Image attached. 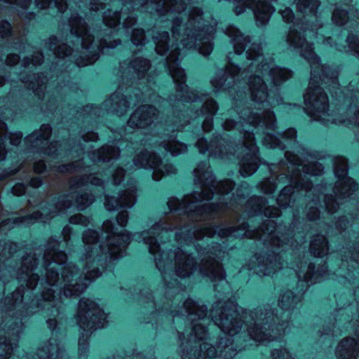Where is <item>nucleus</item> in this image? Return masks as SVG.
<instances>
[{
	"mask_svg": "<svg viewBox=\"0 0 359 359\" xmlns=\"http://www.w3.org/2000/svg\"><path fill=\"white\" fill-rule=\"evenodd\" d=\"M253 212L256 215H259L262 213V210L260 208H255L253 210Z\"/></svg>",
	"mask_w": 359,
	"mask_h": 359,
	"instance_id": "obj_47",
	"label": "nucleus"
},
{
	"mask_svg": "<svg viewBox=\"0 0 359 359\" xmlns=\"http://www.w3.org/2000/svg\"><path fill=\"white\" fill-rule=\"evenodd\" d=\"M48 327L50 330L54 331L57 326V322L55 318H49L47 320Z\"/></svg>",
	"mask_w": 359,
	"mask_h": 359,
	"instance_id": "obj_21",
	"label": "nucleus"
},
{
	"mask_svg": "<svg viewBox=\"0 0 359 359\" xmlns=\"http://www.w3.org/2000/svg\"><path fill=\"white\" fill-rule=\"evenodd\" d=\"M105 207H106L107 210H109V211L115 210H116V208H115V207L114 205V203L111 202L109 201H106Z\"/></svg>",
	"mask_w": 359,
	"mask_h": 359,
	"instance_id": "obj_27",
	"label": "nucleus"
},
{
	"mask_svg": "<svg viewBox=\"0 0 359 359\" xmlns=\"http://www.w3.org/2000/svg\"><path fill=\"white\" fill-rule=\"evenodd\" d=\"M220 79L222 80V81L220 83L219 86H221L222 85L223 82L225 81L222 77L220 78Z\"/></svg>",
	"mask_w": 359,
	"mask_h": 359,
	"instance_id": "obj_61",
	"label": "nucleus"
},
{
	"mask_svg": "<svg viewBox=\"0 0 359 359\" xmlns=\"http://www.w3.org/2000/svg\"><path fill=\"white\" fill-rule=\"evenodd\" d=\"M219 209V205L216 203H208L204 205L198 206L190 213H195L196 215H210L215 212Z\"/></svg>",
	"mask_w": 359,
	"mask_h": 359,
	"instance_id": "obj_3",
	"label": "nucleus"
},
{
	"mask_svg": "<svg viewBox=\"0 0 359 359\" xmlns=\"http://www.w3.org/2000/svg\"><path fill=\"white\" fill-rule=\"evenodd\" d=\"M349 342H351L350 345H351L353 342H355V339L353 338H345L341 341L343 346L344 344H348Z\"/></svg>",
	"mask_w": 359,
	"mask_h": 359,
	"instance_id": "obj_31",
	"label": "nucleus"
},
{
	"mask_svg": "<svg viewBox=\"0 0 359 359\" xmlns=\"http://www.w3.org/2000/svg\"><path fill=\"white\" fill-rule=\"evenodd\" d=\"M90 176H82L80 177H74L71 180V184L69 188L71 189H77L81 187L86 186L88 183Z\"/></svg>",
	"mask_w": 359,
	"mask_h": 359,
	"instance_id": "obj_8",
	"label": "nucleus"
},
{
	"mask_svg": "<svg viewBox=\"0 0 359 359\" xmlns=\"http://www.w3.org/2000/svg\"><path fill=\"white\" fill-rule=\"evenodd\" d=\"M281 350L280 349H276L273 352V355H275V354H277L278 357H280V354H281Z\"/></svg>",
	"mask_w": 359,
	"mask_h": 359,
	"instance_id": "obj_46",
	"label": "nucleus"
},
{
	"mask_svg": "<svg viewBox=\"0 0 359 359\" xmlns=\"http://www.w3.org/2000/svg\"><path fill=\"white\" fill-rule=\"evenodd\" d=\"M18 4L20 6V8L23 9H27L29 6V5L31 3V0H18Z\"/></svg>",
	"mask_w": 359,
	"mask_h": 359,
	"instance_id": "obj_23",
	"label": "nucleus"
},
{
	"mask_svg": "<svg viewBox=\"0 0 359 359\" xmlns=\"http://www.w3.org/2000/svg\"><path fill=\"white\" fill-rule=\"evenodd\" d=\"M207 165L206 162H201L200 163V166L205 167Z\"/></svg>",
	"mask_w": 359,
	"mask_h": 359,
	"instance_id": "obj_56",
	"label": "nucleus"
},
{
	"mask_svg": "<svg viewBox=\"0 0 359 359\" xmlns=\"http://www.w3.org/2000/svg\"><path fill=\"white\" fill-rule=\"evenodd\" d=\"M149 238L147 236L143 238V240L144 241V242H147V240Z\"/></svg>",
	"mask_w": 359,
	"mask_h": 359,
	"instance_id": "obj_63",
	"label": "nucleus"
},
{
	"mask_svg": "<svg viewBox=\"0 0 359 359\" xmlns=\"http://www.w3.org/2000/svg\"><path fill=\"white\" fill-rule=\"evenodd\" d=\"M50 40H51V41H55L57 40V38H56L55 36H52V37L50 38Z\"/></svg>",
	"mask_w": 359,
	"mask_h": 359,
	"instance_id": "obj_60",
	"label": "nucleus"
},
{
	"mask_svg": "<svg viewBox=\"0 0 359 359\" xmlns=\"http://www.w3.org/2000/svg\"><path fill=\"white\" fill-rule=\"evenodd\" d=\"M289 13L290 15H291V17H293L294 16V13H292V10L291 9H289Z\"/></svg>",
	"mask_w": 359,
	"mask_h": 359,
	"instance_id": "obj_59",
	"label": "nucleus"
},
{
	"mask_svg": "<svg viewBox=\"0 0 359 359\" xmlns=\"http://www.w3.org/2000/svg\"><path fill=\"white\" fill-rule=\"evenodd\" d=\"M255 165H256V164L252 163H248L247 165H243V167H241L240 170V174L243 177H247L250 176L251 172L255 170Z\"/></svg>",
	"mask_w": 359,
	"mask_h": 359,
	"instance_id": "obj_12",
	"label": "nucleus"
},
{
	"mask_svg": "<svg viewBox=\"0 0 359 359\" xmlns=\"http://www.w3.org/2000/svg\"><path fill=\"white\" fill-rule=\"evenodd\" d=\"M318 213H319V211L318 210L317 208H313V207L311 208L310 212H309V216H311L310 220H313V217H317L318 216Z\"/></svg>",
	"mask_w": 359,
	"mask_h": 359,
	"instance_id": "obj_24",
	"label": "nucleus"
},
{
	"mask_svg": "<svg viewBox=\"0 0 359 359\" xmlns=\"http://www.w3.org/2000/svg\"><path fill=\"white\" fill-rule=\"evenodd\" d=\"M151 233L150 230L141 231L138 233V238H142L144 236V234H149Z\"/></svg>",
	"mask_w": 359,
	"mask_h": 359,
	"instance_id": "obj_37",
	"label": "nucleus"
},
{
	"mask_svg": "<svg viewBox=\"0 0 359 359\" xmlns=\"http://www.w3.org/2000/svg\"><path fill=\"white\" fill-rule=\"evenodd\" d=\"M250 152L247 153L243 158V160L245 161H254L255 160L259 159L258 156V147L256 144H252L248 147Z\"/></svg>",
	"mask_w": 359,
	"mask_h": 359,
	"instance_id": "obj_6",
	"label": "nucleus"
},
{
	"mask_svg": "<svg viewBox=\"0 0 359 359\" xmlns=\"http://www.w3.org/2000/svg\"><path fill=\"white\" fill-rule=\"evenodd\" d=\"M0 170H1V173H0V179L4 180L8 175V168H0Z\"/></svg>",
	"mask_w": 359,
	"mask_h": 359,
	"instance_id": "obj_28",
	"label": "nucleus"
},
{
	"mask_svg": "<svg viewBox=\"0 0 359 359\" xmlns=\"http://www.w3.org/2000/svg\"><path fill=\"white\" fill-rule=\"evenodd\" d=\"M46 170V165L44 162L40 161L34 165V170L35 172L41 174Z\"/></svg>",
	"mask_w": 359,
	"mask_h": 359,
	"instance_id": "obj_18",
	"label": "nucleus"
},
{
	"mask_svg": "<svg viewBox=\"0 0 359 359\" xmlns=\"http://www.w3.org/2000/svg\"><path fill=\"white\" fill-rule=\"evenodd\" d=\"M147 109L148 110H149V109H154V106L149 104V105H147Z\"/></svg>",
	"mask_w": 359,
	"mask_h": 359,
	"instance_id": "obj_52",
	"label": "nucleus"
},
{
	"mask_svg": "<svg viewBox=\"0 0 359 359\" xmlns=\"http://www.w3.org/2000/svg\"><path fill=\"white\" fill-rule=\"evenodd\" d=\"M27 184L32 188H39L43 184V179L39 176L32 177Z\"/></svg>",
	"mask_w": 359,
	"mask_h": 359,
	"instance_id": "obj_16",
	"label": "nucleus"
},
{
	"mask_svg": "<svg viewBox=\"0 0 359 359\" xmlns=\"http://www.w3.org/2000/svg\"><path fill=\"white\" fill-rule=\"evenodd\" d=\"M268 336V334H266L265 332H262V331H260L258 334H257V337H259L260 339H257L256 340H260L261 339H262L263 337H267Z\"/></svg>",
	"mask_w": 359,
	"mask_h": 359,
	"instance_id": "obj_34",
	"label": "nucleus"
},
{
	"mask_svg": "<svg viewBox=\"0 0 359 359\" xmlns=\"http://www.w3.org/2000/svg\"><path fill=\"white\" fill-rule=\"evenodd\" d=\"M100 107V105H98V104H91L90 105H87V107H90V109H99Z\"/></svg>",
	"mask_w": 359,
	"mask_h": 359,
	"instance_id": "obj_43",
	"label": "nucleus"
},
{
	"mask_svg": "<svg viewBox=\"0 0 359 359\" xmlns=\"http://www.w3.org/2000/svg\"><path fill=\"white\" fill-rule=\"evenodd\" d=\"M5 159V154L0 155V161H4Z\"/></svg>",
	"mask_w": 359,
	"mask_h": 359,
	"instance_id": "obj_55",
	"label": "nucleus"
},
{
	"mask_svg": "<svg viewBox=\"0 0 359 359\" xmlns=\"http://www.w3.org/2000/svg\"><path fill=\"white\" fill-rule=\"evenodd\" d=\"M161 228V225L159 223H155L152 225L150 229L158 230Z\"/></svg>",
	"mask_w": 359,
	"mask_h": 359,
	"instance_id": "obj_36",
	"label": "nucleus"
},
{
	"mask_svg": "<svg viewBox=\"0 0 359 359\" xmlns=\"http://www.w3.org/2000/svg\"><path fill=\"white\" fill-rule=\"evenodd\" d=\"M292 190H293V187L291 186L283 187L280 191V196L287 198L292 194Z\"/></svg>",
	"mask_w": 359,
	"mask_h": 359,
	"instance_id": "obj_20",
	"label": "nucleus"
},
{
	"mask_svg": "<svg viewBox=\"0 0 359 359\" xmlns=\"http://www.w3.org/2000/svg\"><path fill=\"white\" fill-rule=\"evenodd\" d=\"M17 188H20L22 189H24V185L22 184H18L16 186H15V189Z\"/></svg>",
	"mask_w": 359,
	"mask_h": 359,
	"instance_id": "obj_50",
	"label": "nucleus"
},
{
	"mask_svg": "<svg viewBox=\"0 0 359 359\" xmlns=\"http://www.w3.org/2000/svg\"><path fill=\"white\" fill-rule=\"evenodd\" d=\"M98 53L95 50H91L88 55L79 57L76 60L79 66H86L88 62H90L98 57Z\"/></svg>",
	"mask_w": 359,
	"mask_h": 359,
	"instance_id": "obj_7",
	"label": "nucleus"
},
{
	"mask_svg": "<svg viewBox=\"0 0 359 359\" xmlns=\"http://www.w3.org/2000/svg\"><path fill=\"white\" fill-rule=\"evenodd\" d=\"M88 195L86 192H82L78 196V198L76 200V203H78L79 206L81 207V210H84V208L86 207V204L83 202H80L79 199L81 201H88Z\"/></svg>",
	"mask_w": 359,
	"mask_h": 359,
	"instance_id": "obj_17",
	"label": "nucleus"
},
{
	"mask_svg": "<svg viewBox=\"0 0 359 359\" xmlns=\"http://www.w3.org/2000/svg\"><path fill=\"white\" fill-rule=\"evenodd\" d=\"M13 325H17V323H12L11 325H10L8 327V329L9 330H13L14 328L13 327Z\"/></svg>",
	"mask_w": 359,
	"mask_h": 359,
	"instance_id": "obj_49",
	"label": "nucleus"
},
{
	"mask_svg": "<svg viewBox=\"0 0 359 359\" xmlns=\"http://www.w3.org/2000/svg\"><path fill=\"white\" fill-rule=\"evenodd\" d=\"M356 39H358V38L355 35L348 36L347 37V42L348 43H355Z\"/></svg>",
	"mask_w": 359,
	"mask_h": 359,
	"instance_id": "obj_32",
	"label": "nucleus"
},
{
	"mask_svg": "<svg viewBox=\"0 0 359 359\" xmlns=\"http://www.w3.org/2000/svg\"><path fill=\"white\" fill-rule=\"evenodd\" d=\"M233 11L234 13L238 15H241L243 13L244 11V7L243 6H236L234 7L233 8Z\"/></svg>",
	"mask_w": 359,
	"mask_h": 359,
	"instance_id": "obj_29",
	"label": "nucleus"
},
{
	"mask_svg": "<svg viewBox=\"0 0 359 359\" xmlns=\"http://www.w3.org/2000/svg\"><path fill=\"white\" fill-rule=\"evenodd\" d=\"M311 252H313V253H314V255H316V256H318V257H319V256H320V251L318 249H316V248L312 249V250H311Z\"/></svg>",
	"mask_w": 359,
	"mask_h": 359,
	"instance_id": "obj_45",
	"label": "nucleus"
},
{
	"mask_svg": "<svg viewBox=\"0 0 359 359\" xmlns=\"http://www.w3.org/2000/svg\"><path fill=\"white\" fill-rule=\"evenodd\" d=\"M118 236L120 240L118 243L119 245L126 247L128 244L130 239V233L128 231H125L120 233Z\"/></svg>",
	"mask_w": 359,
	"mask_h": 359,
	"instance_id": "obj_14",
	"label": "nucleus"
},
{
	"mask_svg": "<svg viewBox=\"0 0 359 359\" xmlns=\"http://www.w3.org/2000/svg\"><path fill=\"white\" fill-rule=\"evenodd\" d=\"M295 297L296 295L294 294L292 290H287V292L283 295V298L285 299H283L281 301V309H284L285 308H288L290 306V302H292Z\"/></svg>",
	"mask_w": 359,
	"mask_h": 359,
	"instance_id": "obj_11",
	"label": "nucleus"
},
{
	"mask_svg": "<svg viewBox=\"0 0 359 359\" xmlns=\"http://www.w3.org/2000/svg\"><path fill=\"white\" fill-rule=\"evenodd\" d=\"M214 228L215 229L218 230L217 233L221 237H225L226 236H227L228 234H229L232 231H235V229H233V228H231V227H229V228L223 227L221 225L215 226Z\"/></svg>",
	"mask_w": 359,
	"mask_h": 359,
	"instance_id": "obj_15",
	"label": "nucleus"
},
{
	"mask_svg": "<svg viewBox=\"0 0 359 359\" xmlns=\"http://www.w3.org/2000/svg\"><path fill=\"white\" fill-rule=\"evenodd\" d=\"M334 175L339 180L343 181L345 186L348 187L349 190L355 191L359 189V184L348 175L347 169L337 168L334 170Z\"/></svg>",
	"mask_w": 359,
	"mask_h": 359,
	"instance_id": "obj_1",
	"label": "nucleus"
},
{
	"mask_svg": "<svg viewBox=\"0 0 359 359\" xmlns=\"http://www.w3.org/2000/svg\"><path fill=\"white\" fill-rule=\"evenodd\" d=\"M264 201V199L261 197V196H256V195H254L253 196H252L249 201V202H263Z\"/></svg>",
	"mask_w": 359,
	"mask_h": 359,
	"instance_id": "obj_26",
	"label": "nucleus"
},
{
	"mask_svg": "<svg viewBox=\"0 0 359 359\" xmlns=\"http://www.w3.org/2000/svg\"><path fill=\"white\" fill-rule=\"evenodd\" d=\"M50 156H53V158H56L58 156V153L57 150H54L51 151L50 154H48Z\"/></svg>",
	"mask_w": 359,
	"mask_h": 359,
	"instance_id": "obj_44",
	"label": "nucleus"
},
{
	"mask_svg": "<svg viewBox=\"0 0 359 359\" xmlns=\"http://www.w3.org/2000/svg\"><path fill=\"white\" fill-rule=\"evenodd\" d=\"M348 12L343 8H337L333 13L332 21L334 24L338 25L342 22L347 15Z\"/></svg>",
	"mask_w": 359,
	"mask_h": 359,
	"instance_id": "obj_9",
	"label": "nucleus"
},
{
	"mask_svg": "<svg viewBox=\"0 0 359 359\" xmlns=\"http://www.w3.org/2000/svg\"><path fill=\"white\" fill-rule=\"evenodd\" d=\"M127 184H128V186H133V183H131V182H128Z\"/></svg>",
	"mask_w": 359,
	"mask_h": 359,
	"instance_id": "obj_62",
	"label": "nucleus"
},
{
	"mask_svg": "<svg viewBox=\"0 0 359 359\" xmlns=\"http://www.w3.org/2000/svg\"><path fill=\"white\" fill-rule=\"evenodd\" d=\"M102 180L100 178L93 176L91 180L90 181V184L92 185H99L101 183Z\"/></svg>",
	"mask_w": 359,
	"mask_h": 359,
	"instance_id": "obj_25",
	"label": "nucleus"
},
{
	"mask_svg": "<svg viewBox=\"0 0 359 359\" xmlns=\"http://www.w3.org/2000/svg\"><path fill=\"white\" fill-rule=\"evenodd\" d=\"M13 35L12 24L7 20H3L0 22V36L3 39Z\"/></svg>",
	"mask_w": 359,
	"mask_h": 359,
	"instance_id": "obj_5",
	"label": "nucleus"
},
{
	"mask_svg": "<svg viewBox=\"0 0 359 359\" xmlns=\"http://www.w3.org/2000/svg\"><path fill=\"white\" fill-rule=\"evenodd\" d=\"M306 105H310L311 107H313V104L311 102H307V100H305Z\"/></svg>",
	"mask_w": 359,
	"mask_h": 359,
	"instance_id": "obj_53",
	"label": "nucleus"
},
{
	"mask_svg": "<svg viewBox=\"0 0 359 359\" xmlns=\"http://www.w3.org/2000/svg\"><path fill=\"white\" fill-rule=\"evenodd\" d=\"M80 218V216H77V215H74V216H72L71 218H70V223L72 224H77L78 223V219Z\"/></svg>",
	"mask_w": 359,
	"mask_h": 359,
	"instance_id": "obj_33",
	"label": "nucleus"
},
{
	"mask_svg": "<svg viewBox=\"0 0 359 359\" xmlns=\"http://www.w3.org/2000/svg\"><path fill=\"white\" fill-rule=\"evenodd\" d=\"M263 14H264V12L262 11V12H260V14H256L255 15V21H256V24L257 25L265 24L266 19L262 15Z\"/></svg>",
	"mask_w": 359,
	"mask_h": 359,
	"instance_id": "obj_22",
	"label": "nucleus"
},
{
	"mask_svg": "<svg viewBox=\"0 0 359 359\" xmlns=\"http://www.w3.org/2000/svg\"><path fill=\"white\" fill-rule=\"evenodd\" d=\"M305 52L308 53L309 55L314 54V53H313L312 49H309V50L306 49Z\"/></svg>",
	"mask_w": 359,
	"mask_h": 359,
	"instance_id": "obj_51",
	"label": "nucleus"
},
{
	"mask_svg": "<svg viewBox=\"0 0 359 359\" xmlns=\"http://www.w3.org/2000/svg\"><path fill=\"white\" fill-rule=\"evenodd\" d=\"M35 15H36L35 13H34V12H28L26 14L25 18L31 19L32 18L35 17Z\"/></svg>",
	"mask_w": 359,
	"mask_h": 359,
	"instance_id": "obj_38",
	"label": "nucleus"
},
{
	"mask_svg": "<svg viewBox=\"0 0 359 359\" xmlns=\"http://www.w3.org/2000/svg\"><path fill=\"white\" fill-rule=\"evenodd\" d=\"M130 123H131V124L130 125V126L131 128H134V126H136V124L135 123V121H131V122H130Z\"/></svg>",
	"mask_w": 359,
	"mask_h": 359,
	"instance_id": "obj_58",
	"label": "nucleus"
},
{
	"mask_svg": "<svg viewBox=\"0 0 359 359\" xmlns=\"http://www.w3.org/2000/svg\"><path fill=\"white\" fill-rule=\"evenodd\" d=\"M66 203H68L69 204V201H64V200H60L59 202H58V204L60 205V206H66Z\"/></svg>",
	"mask_w": 359,
	"mask_h": 359,
	"instance_id": "obj_40",
	"label": "nucleus"
},
{
	"mask_svg": "<svg viewBox=\"0 0 359 359\" xmlns=\"http://www.w3.org/2000/svg\"><path fill=\"white\" fill-rule=\"evenodd\" d=\"M240 185L241 187H244L245 189H247L248 187V184L246 182H242Z\"/></svg>",
	"mask_w": 359,
	"mask_h": 359,
	"instance_id": "obj_48",
	"label": "nucleus"
},
{
	"mask_svg": "<svg viewBox=\"0 0 359 359\" xmlns=\"http://www.w3.org/2000/svg\"><path fill=\"white\" fill-rule=\"evenodd\" d=\"M200 39H208L210 36V33L208 32V27H203L201 29L197 34Z\"/></svg>",
	"mask_w": 359,
	"mask_h": 359,
	"instance_id": "obj_19",
	"label": "nucleus"
},
{
	"mask_svg": "<svg viewBox=\"0 0 359 359\" xmlns=\"http://www.w3.org/2000/svg\"><path fill=\"white\" fill-rule=\"evenodd\" d=\"M15 135L18 139L22 137V134L20 133H16Z\"/></svg>",
	"mask_w": 359,
	"mask_h": 359,
	"instance_id": "obj_54",
	"label": "nucleus"
},
{
	"mask_svg": "<svg viewBox=\"0 0 359 359\" xmlns=\"http://www.w3.org/2000/svg\"><path fill=\"white\" fill-rule=\"evenodd\" d=\"M314 267V265L313 264H311L310 266H309V269H311V268H313Z\"/></svg>",
	"mask_w": 359,
	"mask_h": 359,
	"instance_id": "obj_64",
	"label": "nucleus"
},
{
	"mask_svg": "<svg viewBox=\"0 0 359 359\" xmlns=\"http://www.w3.org/2000/svg\"><path fill=\"white\" fill-rule=\"evenodd\" d=\"M203 196H205V197H208V199H211L212 198V196H209L207 194H204L203 193Z\"/></svg>",
	"mask_w": 359,
	"mask_h": 359,
	"instance_id": "obj_57",
	"label": "nucleus"
},
{
	"mask_svg": "<svg viewBox=\"0 0 359 359\" xmlns=\"http://www.w3.org/2000/svg\"><path fill=\"white\" fill-rule=\"evenodd\" d=\"M160 35H161V37L163 39H168L169 38V35L167 32H163Z\"/></svg>",
	"mask_w": 359,
	"mask_h": 359,
	"instance_id": "obj_41",
	"label": "nucleus"
},
{
	"mask_svg": "<svg viewBox=\"0 0 359 359\" xmlns=\"http://www.w3.org/2000/svg\"><path fill=\"white\" fill-rule=\"evenodd\" d=\"M353 250H354V254L357 257H359V243H358V244L356 245H354Z\"/></svg>",
	"mask_w": 359,
	"mask_h": 359,
	"instance_id": "obj_35",
	"label": "nucleus"
},
{
	"mask_svg": "<svg viewBox=\"0 0 359 359\" xmlns=\"http://www.w3.org/2000/svg\"><path fill=\"white\" fill-rule=\"evenodd\" d=\"M79 168V165L75 162H71L62 164L57 168V171L60 173L72 172Z\"/></svg>",
	"mask_w": 359,
	"mask_h": 359,
	"instance_id": "obj_10",
	"label": "nucleus"
},
{
	"mask_svg": "<svg viewBox=\"0 0 359 359\" xmlns=\"http://www.w3.org/2000/svg\"><path fill=\"white\" fill-rule=\"evenodd\" d=\"M241 38H242L243 39H245V37L243 36V34H241L240 36H238V38L236 39V41H238V42L234 46V50L237 55L242 54L245 49V44L239 42Z\"/></svg>",
	"mask_w": 359,
	"mask_h": 359,
	"instance_id": "obj_13",
	"label": "nucleus"
},
{
	"mask_svg": "<svg viewBox=\"0 0 359 359\" xmlns=\"http://www.w3.org/2000/svg\"><path fill=\"white\" fill-rule=\"evenodd\" d=\"M48 140L47 137L42 133H39L37 130H34L29 135L25 137V143L26 145H32L38 141L43 142Z\"/></svg>",
	"mask_w": 359,
	"mask_h": 359,
	"instance_id": "obj_4",
	"label": "nucleus"
},
{
	"mask_svg": "<svg viewBox=\"0 0 359 359\" xmlns=\"http://www.w3.org/2000/svg\"><path fill=\"white\" fill-rule=\"evenodd\" d=\"M91 334V332H86V334L83 332L81 333L79 337L78 342V353L81 356H86L88 353L89 348V339Z\"/></svg>",
	"mask_w": 359,
	"mask_h": 359,
	"instance_id": "obj_2",
	"label": "nucleus"
},
{
	"mask_svg": "<svg viewBox=\"0 0 359 359\" xmlns=\"http://www.w3.org/2000/svg\"><path fill=\"white\" fill-rule=\"evenodd\" d=\"M163 168L167 172H172L175 170L174 165L170 163H165Z\"/></svg>",
	"mask_w": 359,
	"mask_h": 359,
	"instance_id": "obj_30",
	"label": "nucleus"
},
{
	"mask_svg": "<svg viewBox=\"0 0 359 359\" xmlns=\"http://www.w3.org/2000/svg\"><path fill=\"white\" fill-rule=\"evenodd\" d=\"M46 294H48L50 297L53 298L54 292L51 289H48L47 291L46 292Z\"/></svg>",
	"mask_w": 359,
	"mask_h": 359,
	"instance_id": "obj_39",
	"label": "nucleus"
},
{
	"mask_svg": "<svg viewBox=\"0 0 359 359\" xmlns=\"http://www.w3.org/2000/svg\"><path fill=\"white\" fill-rule=\"evenodd\" d=\"M313 0H302V5L306 8L307 7V4H309L312 2Z\"/></svg>",
	"mask_w": 359,
	"mask_h": 359,
	"instance_id": "obj_42",
	"label": "nucleus"
}]
</instances>
